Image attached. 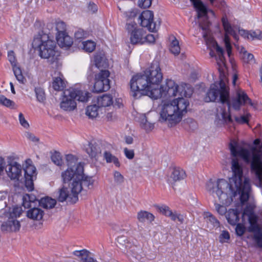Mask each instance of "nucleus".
Returning <instances> with one entry per match:
<instances>
[{
    "label": "nucleus",
    "instance_id": "13d9d810",
    "mask_svg": "<svg viewBox=\"0 0 262 262\" xmlns=\"http://www.w3.org/2000/svg\"><path fill=\"white\" fill-rule=\"evenodd\" d=\"M85 35L84 31L83 30L79 29L75 33V37L77 39L83 38Z\"/></svg>",
    "mask_w": 262,
    "mask_h": 262
},
{
    "label": "nucleus",
    "instance_id": "58836bf2",
    "mask_svg": "<svg viewBox=\"0 0 262 262\" xmlns=\"http://www.w3.org/2000/svg\"><path fill=\"white\" fill-rule=\"evenodd\" d=\"M249 113L247 114L246 115H243L240 117H235V121L238 124H248L249 122V117H250Z\"/></svg>",
    "mask_w": 262,
    "mask_h": 262
},
{
    "label": "nucleus",
    "instance_id": "a211bd4d",
    "mask_svg": "<svg viewBox=\"0 0 262 262\" xmlns=\"http://www.w3.org/2000/svg\"><path fill=\"white\" fill-rule=\"evenodd\" d=\"M20 227V224L19 221L13 217L9 218L5 222L1 225V230L6 232H16Z\"/></svg>",
    "mask_w": 262,
    "mask_h": 262
},
{
    "label": "nucleus",
    "instance_id": "9b49d317",
    "mask_svg": "<svg viewBox=\"0 0 262 262\" xmlns=\"http://www.w3.org/2000/svg\"><path fill=\"white\" fill-rule=\"evenodd\" d=\"M126 30L129 35L130 42L132 45L144 43V38L146 32L142 28L138 27L135 21H127L125 26Z\"/></svg>",
    "mask_w": 262,
    "mask_h": 262
},
{
    "label": "nucleus",
    "instance_id": "4d7b16f0",
    "mask_svg": "<svg viewBox=\"0 0 262 262\" xmlns=\"http://www.w3.org/2000/svg\"><path fill=\"white\" fill-rule=\"evenodd\" d=\"M88 8L89 11L92 13L96 12L98 10L97 5L93 2H90Z\"/></svg>",
    "mask_w": 262,
    "mask_h": 262
},
{
    "label": "nucleus",
    "instance_id": "4468645a",
    "mask_svg": "<svg viewBox=\"0 0 262 262\" xmlns=\"http://www.w3.org/2000/svg\"><path fill=\"white\" fill-rule=\"evenodd\" d=\"M225 33L224 38V41L226 48V51L228 56L230 57L232 54V47L230 44L229 35H231L233 38L237 40L238 35L232 28L231 24L228 21L226 15H224L221 19Z\"/></svg>",
    "mask_w": 262,
    "mask_h": 262
},
{
    "label": "nucleus",
    "instance_id": "7ed1b4c3",
    "mask_svg": "<svg viewBox=\"0 0 262 262\" xmlns=\"http://www.w3.org/2000/svg\"><path fill=\"white\" fill-rule=\"evenodd\" d=\"M130 95L138 99L142 95L157 99L160 96V91L154 88L148 79L145 73L137 74L134 76L130 82Z\"/></svg>",
    "mask_w": 262,
    "mask_h": 262
},
{
    "label": "nucleus",
    "instance_id": "ddd939ff",
    "mask_svg": "<svg viewBox=\"0 0 262 262\" xmlns=\"http://www.w3.org/2000/svg\"><path fill=\"white\" fill-rule=\"evenodd\" d=\"M110 73L108 70H101L95 76V82L94 85V92L99 93L110 90V80L108 79Z\"/></svg>",
    "mask_w": 262,
    "mask_h": 262
},
{
    "label": "nucleus",
    "instance_id": "49530a36",
    "mask_svg": "<svg viewBox=\"0 0 262 262\" xmlns=\"http://www.w3.org/2000/svg\"><path fill=\"white\" fill-rule=\"evenodd\" d=\"M168 217H170V219L173 221L178 220L181 224L184 222L183 216L180 214H178L176 212H172V211Z\"/></svg>",
    "mask_w": 262,
    "mask_h": 262
},
{
    "label": "nucleus",
    "instance_id": "bf43d9fd",
    "mask_svg": "<svg viewBox=\"0 0 262 262\" xmlns=\"http://www.w3.org/2000/svg\"><path fill=\"white\" fill-rule=\"evenodd\" d=\"M144 43L146 42H148L149 43H154L155 41V36L152 34H149L147 35L144 36Z\"/></svg>",
    "mask_w": 262,
    "mask_h": 262
},
{
    "label": "nucleus",
    "instance_id": "a18cd8bd",
    "mask_svg": "<svg viewBox=\"0 0 262 262\" xmlns=\"http://www.w3.org/2000/svg\"><path fill=\"white\" fill-rule=\"evenodd\" d=\"M242 58L244 61L247 63L252 62L254 60L253 55L251 53H248L246 51H243Z\"/></svg>",
    "mask_w": 262,
    "mask_h": 262
},
{
    "label": "nucleus",
    "instance_id": "f8f14e48",
    "mask_svg": "<svg viewBox=\"0 0 262 262\" xmlns=\"http://www.w3.org/2000/svg\"><path fill=\"white\" fill-rule=\"evenodd\" d=\"M24 171L25 185L28 190L32 191L34 189V179L36 178L37 172L35 167L32 164L30 159L25 160V164L23 165Z\"/></svg>",
    "mask_w": 262,
    "mask_h": 262
},
{
    "label": "nucleus",
    "instance_id": "603ef678",
    "mask_svg": "<svg viewBox=\"0 0 262 262\" xmlns=\"http://www.w3.org/2000/svg\"><path fill=\"white\" fill-rule=\"evenodd\" d=\"M19 121L21 125L23 126L24 128H29V124L21 113H19Z\"/></svg>",
    "mask_w": 262,
    "mask_h": 262
},
{
    "label": "nucleus",
    "instance_id": "7c9ffc66",
    "mask_svg": "<svg viewBox=\"0 0 262 262\" xmlns=\"http://www.w3.org/2000/svg\"><path fill=\"white\" fill-rule=\"evenodd\" d=\"M99 108V106L96 104L88 106L85 114L90 118H95L98 115Z\"/></svg>",
    "mask_w": 262,
    "mask_h": 262
},
{
    "label": "nucleus",
    "instance_id": "9d476101",
    "mask_svg": "<svg viewBox=\"0 0 262 262\" xmlns=\"http://www.w3.org/2000/svg\"><path fill=\"white\" fill-rule=\"evenodd\" d=\"M144 73L148 78L150 84L154 88L158 89L163 79V74L159 62L157 60L153 61L150 66Z\"/></svg>",
    "mask_w": 262,
    "mask_h": 262
},
{
    "label": "nucleus",
    "instance_id": "f257e3e1",
    "mask_svg": "<svg viewBox=\"0 0 262 262\" xmlns=\"http://www.w3.org/2000/svg\"><path fill=\"white\" fill-rule=\"evenodd\" d=\"M225 80V75L221 73L220 81L215 82L210 85L204 98L207 102L218 100L223 104H227V109L221 107L220 111L217 110L215 121L219 126L233 123L230 111L231 107L235 111H239L243 105L247 104L251 106L254 105L247 94L241 89L237 90L235 96L230 98L229 88L226 86Z\"/></svg>",
    "mask_w": 262,
    "mask_h": 262
},
{
    "label": "nucleus",
    "instance_id": "e433bc0d",
    "mask_svg": "<svg viewBox=\"0 0 262 262\" xmlns=\"http://www.w3.org/2000/svg\"><path fill=\"white\" fill-rule=\"evenodd\" d=\"M206 218L208 223H210L213 227H219L220 222L211 213L207 212L206 214Z\"/></svg>",
    "mask_w": 262,
    "mask_h": 262
},
{
    "label": "nucleus",
    "instance_id": "37998d69",
    "mask_svg": "<svg viewBox=\"0 0 262 262\" xmlns=\"http://www.w3.org/2000/svg\"><path fill=\"white\" fill-rule=\"evenodd\" d=\"M0 104L7 107L14 105V103L11 100L7 99L4 95H0Z\"/></svg>",
    "mask_w": 262,
    "mask_h": 262
},
{
    "label": "nucleus",
    "instance_id": "e2e57ef3",
    "mask_svg": "<svg viewBox=\"0 0 262 262\" xmlns=\"http://www.w3.org/2000/svg\"><path fill=\"white\" fill-rule=\"evenodd\" d=\"M239 34L244 38L250 39L249 31H247L243 29L239 30Z\"/></svg>",
    "mask_w": 262,
    "mask_h": 262
},
{
    "label": "nucleus",
    "instance_id": "3c124183",
    "mask_svg": "<svg viewBox=\"0 0 262 262\" xmlns=\"http://www.w3.org/2000/svg\"><path fill=\"white\" fill-rule=\"evenodd\" d=\"M220 241L221 243H224L230 239V235L228 231H223L219 237Z\"/></svg>",
    "mask_w": 262,
    "mask_h": 262
},
{
    "label": "nucleus",
    "instance_id": "2f4dec72",
    "mask_svg": "<svg viewBox=\"0 0 262 262\" xmlns=\"http://www.w3.org/2000/svg\"><path fill=\"white\" fill-rule=\"evenodd\" d=\"M12 68L14 75L16 79L19 82V83L23 84L25 83V82L26 81V79L23 76L20 67L17 66V65H15L12 66Z\"/></svg>",
    "mask_w": 262,
    "mask_h": 262
},
{
    "label": "nucleus",
    "instance_id": "0e129e2a",
    "mask_svg": "<svg viewBox=\"0 0 262 262\" xmlns=\"http://www.w3.org/2000/svg\"><path fill=\"white\" fill-rule=\"evenodd\" d=\"M20 214H21V212H20L19 208L18 207H16V208H14L13 209V211H12V212L11 213V215H14V216H15V217H16L17 216H19Z\"/></svg>",
    "mask_w": 262,
    "mask_h": 262
},
{
    "label": "nucleus",
    "instance_id": "cd10ccee",
    "mask_svg": "<svg viewBox=\"0 0 262 262\" xmlns=\"http://www.w3.org/2000/svg\"><path fill=\"white\" fill-rule=\"evenodd\" d=\"M137 219L142 223L145 222L146 220L152 222L154 221L155 216L148 211L141 210L137 214Z\"/></svg>",
    "mask_w": 262,
    "mask_h": 262
},
{
    "label": "nucleus",
    "instance_id": "f704fd0d",
    "mask_svg": "<svg viewBox=\"0 0 262 262\" xmlns=\"http://www.w3.org/2000/svg\"><path fill=\"white\" fill-rule=\"evenodd\" d=\"M169 50L170 52L175 55H178L180 52V47L179 41L176 38L173 40L170 46Z\"/></svg>",
    "mask_w": 262,
    "mask_h": 262
},
{
    "label": "nucleus",
    "instance_id": "f03ea898",
    "mask_svg": "<svg viewBox=\"0 0 262 262\" xmlns=\"http://www.w3.org/2000/svg\"><path fill=\"white\" fill-rule=\"evenodd\" d=\"M189 104L188 100L182 97L164 103L160 112V121H168L171 126L176 125L186 113Z\"/></svg>",
    "mask_w": 262,
    "mask_h": 262
},
{
    "label": "nucleus",
    "instance_id": "774afa93",
    "mask_svg": "<svg viewBox=\"0 0 262 262\" xmlns=\"http://www.w3.org/2000/svg\"><path fill=\"white\" fill-rule=\"evenodd\" d=\"M83 262H97V261L93 258V257L90 256L89 254L86 256L85 258H84Z\"/></svg>",
    "mask_w": 262,
    "mask_h": 262
},
{
    "label": "nucleus",
    "instance_id": "aec40b11",
    "mask_svg": "<svg viewBox=\"0 0 262 262\" xmlns=\"http://www.w3.org/2000/svg\"><path fill=\"white\" fill-rule=\"evenodd\" d=\"M102 145L96 143H89L85 150L91 158L97 159L101 155Z\"/></svg>",
    "mask_w": 262,
    "mask_h": 262
},
{
    "label": "nucleus",
    "instance_id": "c756f323",
    "mask_svg": "<svg viewBox=\"0 0 262 262\" xmlns=\"http://www.w3.org/2000/svg\"><path fill=\"white\" fill-rule=\"evenodd\" d=\"M104 158L107 163H113L116 167H120V164L118 159L116 156L113 155L110 152L105 151L104 152Z\"/></svg>",
    "mask_w": 262,
    "mask_h": 262
},
{
    "label": "nucleus",
    "instance_id": "412c9836",
    "mask_svg": "<svg viewBox=\"0 0 262 262\" xmlns=\"http://www.w3.org/2000/svg\"><path fill=\"white\" fill-rule=\"evenodd\" d=\"M56 40L59 46L61 47H70L73 42L72 38L67 34V32L57 34Z\"/></svg>",
    "mask_w": 262,
    "mask_h": 262
},
{
    "label": "nucleus",
    "instance_id": "f3484780",
    "mask_svg": "<svg viewBox=\"0 0 262 262\" xmlns=\"http://www.w3.org/2000/svg\"><path fill=\"white\" fill-rule=\"evenodd\" d=\"M22 166L15 161L9 163L6 167V172L12 180L19 181L21 176Z\"/></svg>",
    "mask_w": 262,
    "mask_h": 262
},
{
    "label": "nucleus",
    "instance_id": "423d86ee",
    "mask_svg": "<svg viewBox=\"0 0 262 262\" xmlns=\"http://www.w3.org/2000/svg\"><path fill=\"white\" fill-rule=\"evenodd\" d=\"M83 166L79 164L75 169V173L73 170H66L62 173V178L64 184L70 181L77 182L80 183L81 191H87L92 189L94 186V180L92 177L85 176L83 173Z\"/></svg>",
    "mask_w": 262,
    "mask_h": 262
},
{
    "label": "nucleus",
    "instance_id": "5fc2aeb1",
    "mask_svg": "<svg viewBox=\"0 0 262 262\" xmlns=\"http://www.w3.org/2000/svg\"><path fill=\"white\" fill-rule=\"evenodd\" d=\"M8 58L9 61L10 62L12 66L16 65L15 54L13 51H10L8 52Z\"/></svg>",
    "mask_w": 262,
    "mask_h": 262
},
{
    "label": "nucleus",
    "instance_id": "09e8293b",
    "mask_svg": "<svg viewBox=\"0 0 262 262\" xmlns=\"http://www.w3.org/2000/svg\"><path fill=\"white\" fill-rule=\"evenodd\" d=\"M214 205L216 210L220 215H223L226 214L227 212V208L225 206L217 203H215Z\"/></svg>",
    "mask_w": 262,
    "mask_h": 262
},
{
    "label": "nucleus",
    "instance_id": "2eb2a0df",
    "mask_svg": "<svg viewBox=\"0 0 262 262\" xmlns=\"http://www.w3.org/2000/svg\"><path fill=\"white\" fill-rule=\"evenodd\" d=\"M140 25L143 27H146L150 32H156L160 25L154 21V13L150 10H145L140 15L139 17Z\"/></svg>",
    "mask_w": 262,
    "mask_h": 262
},
{
    "label": "nucleus",
    "instance_id": "338daca9",
    "mask_svg": "<svg viewBox=\"0 0 262 262\" xmlns=\"http://www.w3.org/2000/svg\"><path fill=\"white\" fill-rule=\"evenodd\" d=\"M258 35V31H251L249 32V37L250 39H257Z\"/></svg>",
    "mask_w": 262,
    "mask_h": 262
},
{
    "label": "nucleus",
    "instance_id": "6e6552de",
    "mask_svg": "<svg viewBox=\"0 0 262 262\" xmlns=\"http://www.w3.org/2000/svg\"><path fill=\"white\" fill-rule=\"evenodd\" d=\"M67 187L64 185L59 189L56 193V199L59 202L67 201L70 204H75L78 200V194L81 191L80 183L72 182Z\"/></svg>",
    "mask_w": 262,
    "mask_h": 262
},
{
    "label": "nucleus",
    "instance_id": "c03bdc74",
    "mask_svg": "<svg viewBox=\"0 0 262 262\" xmlns=\"http://www.w3.org/2000/svg\"><path fill=\"white\" fill-rule=\"evenodd\" d=\"M88 254H90V252L85 249L73 252V254L77 257H80L82 261L84 260V258H85Z\"/></svg>",
    "mask_w": 262,
    "mask_h": 262
},
{
    "label": "nucleus",
    "instance_id": "6ab92c4d",
    "mask_svg": "<svg viewBox=\"0 0 262 262\" xmlns=\"http://www.w3.org/2000/svg\"><path fill=\"white\" fill-rule=\"evenodd\" d=\"M186 176L185 171L183 169L180 167H174L167 179V182L169 184L173 185L176 182L183 180Z\"/></svg>",
    "mask_w": 262,
    "mask_h": 262
},
{
    "label": "nucleus",
    "instance_id": "39448f33",
    "mask_svg": "<svg viewBox=\"0 0 262 262\" xmlns=\"http://www.w3.org/2000/svg\"><path fill=\"white\" fill-rule=\"evenodd\" d=\"M32 46L38 50L39 55L42 58L50 59L51 63L56 59L55 57L56 42L49 38L47 33L43 31L39 33L38 36L34 38Z\"/></svg>",
    "mask_w": 262,
    "mask_h": 262
},
{
    "label": "nucleus",
    "instance_id": "393cba45",
    "mask_svg": "<svg viewBox=\"0 0 262 262\" xmlns=\"http://www.w3.org/2000/svg\"><path fill=\"white\" fill-rule=\"evenodd\" d=\"M66 82L67 81L64 80L63 75H61L54 79L52 86L55 91H62L66 86Z\"/></svg>",
    "mask_w": 262,
    "mask_h": 262
},
{
    "label": "nucleus",
    "instance_id": "a19ab883",
    "mask_svg": "<svg viewBox=\"0 0 262 262\" xmlns=\"http://www.w3.org/2000/svg\"><path fill=\"white\" fill-rule=\"evenodd\" d=\"M156 208L161 213L167 216H168L172 212L169 207L166 205L162 206H157Z\"/></svg>",
    "mask_w": 262,
    "mask_h": 262
},
{
    "label": "nucleus",
    "instance_id": "c9c22d12",
    "mask_svg": "<svg viewBox=\"0 0 262 262\" xmlns=\"http://www.w3.org/2000/svg\"><path fill=\"white\" fill-rule=\"evenodd\" d=\"M35 92L37 100L40 102H43L46 99L44 90L40 87L35 88Z\"/></svg>",
    "mask_w": 262,
    "mask_h": 262
},
{
    "label": "nucleus",
    "instance_id": "473e14b6",
    "mask_svg": "<svg viewBox=\"0 0 262 262\" xmlns=\"http://www.w3.org/2000/svg\"><path fill=\"white\" fill-rule=\"evenodd\" d=\"M218 56V58L216 59L218 64H224L225 58L224 56V50L222 48L220 47L219 45L216 43L214 47Z\"/></svg>",
    "mask_w": 262,
    "mask_h": 262
},
{
    "label": "nucleus",
    "instance_id": "de8ad7c7",
    "mask_svg": "<svg viewBox=\"0 0 262 262\" xmlns=\"http://www.w3.org/2000/svg\"><path fill=\"white\" fill-rule=\"evenodd\" d=\"M152 0H138V6L141 8L145 9L149 8Z\"/></svg>",
    "mask_w": 262,
    "mask_h": 262
},
{
    "label": "nucleus",
    "instance_id": "052dcab7",
    "mask_svg": "<svg viewBox=\"0 0 262 262\" xmlns=\"http://www.w3.org/2000/svg\"><path fill=\"white\" fill-rule=\"evenodd\" d=\"M26 136L28 139L33 142H38L39 141V139L31 133H26Z\"/></svg>",
    "mask_w": 262,
    "mask_h": 262
},
{
    "label": "nucleus",
    "instance_id": "5701e85b",
    "mask_svg": "<svg viewBox=\"0 0 262 262\" xmlns=\"http://www.w3.org/2000/svg\"><path fill=\"white\" fill-rule=\"evenodd\" d=\"M239 212L236 209H230L227 212L226 219L231 225H235L239 220Z\"/></svg>",
    "mask_w": 262,
    "mask_h": 262
},
{
    "label": "nucleus",
    "instance_id": "bb28decb",
    "mask_svg": "<svg viewBox=\"0 0 262 262\" xmlns=\"http://www.w3.org/2000/svg\"><path fill=\"white\" fill-rule=\"evenodd\" d=\"M56 204V200L50 197L46 196L41 199L39 201L40 206L46 208L51 209L54 207Z\"/></svg>",
    "mask_w": 262,
    "mask_h": 262
},
{
    "label": "nucleus",
    "instance_id": "69168bd1",
    "mask_svg": "<svg viewBox=\"0 0 262 262\" xmlns=\"http://www.w3.org/2000/svg\"><path fill=\"white\" fill-rule=\"evenodd\" d=\"M5 166V162L4 158L0 157V175L3 172Z\"/></svg>",
    "mask_w": 262,
    "mask_h": 262
},
{
    "label": "nucleus",
    "instance_id": "dca6fc26",
    "mask_svg": "<svg viewBox=\"0 0 262 262\" xmlns=\"http://www.w3.org/2000/svg\"><path fill=\"white\" fill-rule=\"evenodd\" d=\"M158 90L160 91L161 93L159 98L162 97H172L176 96L179 91V87L173 80L167 79L165 85L160 84Z\"/></svg>",
    "mask_w": 262,
    "mask_h": 262
},
{
    "label": "nucleus",
    "instance_id": "0eeeda50",
    "mask_svg": "<svg viewBox=\"0 0 262 262\" xmlns=\"http://www.w3.org/2000/svg\"><path fill=\"white\" fill-rule=\"evenodd\" d=\"M117 246L133 261H142L144 258L142 249L125 236H120L117 238Z\"/></svg>",
    "mask_w": 262,
    "mask_h": 262
},
{
    "label": "nucleus",
    "instance_id": "20e7f679",
    "mask_svg": "<svg viewBox=\"0 0 262 262\" xmlns=\"http://www.w3.org/2000/svg\"><path fill=\"white\" fill-rule=\"evenodd\" d=\"M91 95L90 93L82 90L77 86L70 88L63 92L60 108L65 111H73L77 107L76 100L82 102H87Z\"/></svg>",
    "mask_w": 262,
    "mask_h": 262
},
{
    "label": "nucleus",
    "instance_id": "79ce46f5",
    "mask_svg": "<svg viewBox=\"0 0 262 262\" xmlns=\"http://www.w3.org/2000/svg\"><path fill=\"white\" fill-rule=\"evenodd\" d=\"M56 30L57 31V34H60V33H66V25L63 21H58L56 24Z\"/></svg>",
    "mask_w": 262,
    "mask_h": 262
},
{
    "label": "nucleus",
    "instance_id": "4be33fe9",
    "mask_svg": "<svg viewBox=\"0 0 262 262\" xmlns=\"http://www.w3.org/2000/svg\"><path fill=\"white\" fill-rule=\"evenodd\" d=\"M30 209L27 212V216L33 220H40L42 219L44 214L42 210L38 207H35L34 206Z\"/></svg>",
    "mask_w": 262,
    "mask_h": 262
},
{
    "label": "nucleus",
    "instance_id": "c85d7f7f",
    "mask_svg": "<svg viewBox=\"0 0 262 262\" xmlns=\"http://www.w3.org/2000/svg\"><path fill=\"white\" fill-rule=\"evenodd\" d=\"M113 103V98L110 95H103L98 98V104L101 107H106Z\"/></svg>",
    "mask_w": 262,
    "mask_h": 262
},
{
    "label": "nucleus",
    "instance_id": "1a4fd4ad",
    "mask_svg": "<svg viewBox=\"0 0 262 262\" xmlns=\"http://www.w3.org/2000/svg\"><path fill=\"white\" fill-rule=\"evenodd\" d=\"M197 12V18L200 19L199 26L205 31L203 33V37H207V32L210 25V22L208 20V13H210L213 16H215L214 12L211 9H209L201 0H190Z\"/></svg>",
    "mask_w": 262,
    "mask_h": 262
},
{
    "label": "nucleus",
    "instance_id": "72a5a7b5",
    "mask_svg": "<svg viewBox=\"0 0 262 262\" xmlns=\"http://www.w3.org/2000/svg\"><path fill=\"white\" fill-rule=\"evenodd\" d=\"M96 48V43L91 40H87L82 42V48L87 52H92Z\"/></svg>",
    "mask_w": 262,
    "mask_h": 262
},
{
    "label": "nucleus",
    "instance_id": "6e6d98bb",
    "mask_svg": "<svg viewBox=\"0 0 262 262\" xmlns=\"http://www.w3.org/2000/svg\"><path fill=\"white\" fill-rule=\"evenodd\" d=\"M124 14L127 19V21H128L129 19H132L136 16L137 11L136 10H131L130 11L126 12Z\"/></svg>",
    "mask_w": 262,
    "mask_h": 262
},
{
    "label": "nucleus",
    "instance_id": "4c0bfd02",
    "mask_svg": "<svg viewBox=\"0 0 262 262\" xmlns=\"http://www.w3.org/2000/svg\"><path fill=\"white\" fill-rule=\"evenodd\" d=\"M52 161L57 166L62 165L63 162L61 155L59 152L55 151L51 156Z\"/></svg>",
    "mask_w": 262,
    "mask_h": 262
},
{
    "label": "nucleus",
    "instance_id": "b1692460",
    "mask_svg": "<svg viewBox=\"0 0 262 262\" xmlns=\"http://www.w3.org/2000/svg\"><path fill=\"white\" fill-rule=\"evenodd\" d=\"M66 159L67 161V165L69 168L67 170H73V172L75 173V169L77 166L79 164H82L81 163H77L78 158L76 156L72 155V154H68L66 156Z\"/></svg>",
    "mask_w": 262,
    "mask_h": 262
},
{
    "label": "nucleus",
    "instance_id": "864d4df0",
    "mask_svg": "<svg viewBox=\"0 0 262 262\" xmlns=\"http://www.w3.org/2000/svg\"><path fill=\"white\" fill-rule=\"evenodd\" d=\"M124 154L125 157L129 160L133 159L135 156L134 150L129 149L126 147L124 148Z\"/></svg>",
    "mask_w": 262,
    "mask_h": 262
},
{
    "label": "nucleus",
    "instance_id": "680f3d73",
    "mask_svg": "<svg viewBox=\"0 0 262 262\" xmlns=\"http://www.w3.org/2000/svg\"><path fill=\"white\" fill-rule=\"evenodd\" d=\"M254 239L260 247H262V233L254 235Z\"/></svg>",
    "mask_w": 262,
    "mask_h": 262
},
{
    "label": "nucleus",
    "instance_id": "ea45409f",
    "mask_svg": "<svg viewBox=\"0 0 262 262\" xmlns=\"http://www.w3.org/2000/svg\"><path fill=\"white\" fill-rule=\"evenodd\" d=\"M114 179L115 182L117 185H120L124 182V178L123 175L118 171H115L114 172Z\"/></svg>",
    "mask_w": 262,
    "mask_h": 262
},
{
    "label": "nucleus",
    "instance_id": "a878e982",
    "mask_svg": "<svg viewBox=\"0 0 262 262\" xmlns=\"http://www.w3.org/2000/svg\"><path fill=\"white\" fill-rule=\"evenodd\" d=\"M36 201L39 203V200L34 195L26 194L23 198V206L25 208H31L34 206L33 204Z\"/></svg>",
    "mask_w": 262,
    "mask_h": 262
},
{
    "label": "nucleus",
    "instance_id": "8fccbe9b",
    "mask_svg": "<svg viewBox=\"0 0 262 262\" xmlns=\"http://www.w3.org/2000/svg\"><path fill=\"white\" fill-rule=\"evenodd\" d=\"M246 229L244 225L241 224H237L235 228V232L238 236H242L245 232Z\"/></svg>",
    "mask_w": 262,
    "mask_h": 262
}]
</instances>
